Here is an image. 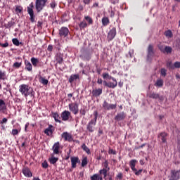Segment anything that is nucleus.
Segmentation results:
<instances>
[{"mask_svg":"<svg viewBox=\"0 0 180 180\" xmlns=\"http://www.w3.org/2000/svg\"><path fill=\"white\" fill-rule=\"evenodd\" d=\"M49 161L50 164H52L53 165H54L57 163V161H58V158H55L54 156H52L49 159Z\"/></svg>","mask_w":180,"mask_h":180,"instance_id":"e433bc0d","label":"nucleus"},{"mask_svg":"<svg viewBox=\"0 0 180 180\" xmlns=\"http://www.w3.org/2000/svg\"><path fill=\"white\" fill-rule=\"evenodd\" d=\"M70 33V30L67 27H62L59 30V36L60 37H67Z\"/></svg>","mask_w":180,"mask_h":180,"instance_id":"9b49d317","label":"nucleus"},{"mask_svg":"<svg viewBox=\"0 0 180 180\" xmlns=\"http://www.w3.org/2000/svg\"><path fill=\"white\" fill-rule=\"evenodd\" d=\"M159 50L162 52L164 53V51H165V46L162 45V44H159L158 46Z\"/></svg>","mask_w":180,"mask_h":180,"instance_id":"8fccbe9b","label":"nucleus"},{"mask_svg":"<svg viewBox=\"0 0 180 180\" xmlns=\"http://www.w3.org/2000/svg\"><path fill=\"white\" fill-rule=\"evenodd\" d=\"M135 175H136L137 176H139V175H141V172H143V169H139V170H137V169H136V170H132Z\"/></svg>","mask_w":180,"mask_h":180,"instance_id":"09e8293b","label":"nucleus"},{"mask_svg":"<svg viewBox=\"0 0 180 180\" xmlns=\"http://www.w3.org/2000/svg\"><path fill=\"white\" fill-rule=\"evenodd\" d=\"M108 154H112L113 155H116V150L113 149H109Z\"/></svg>","mask_w":180,"mask_h":180,"instance_id":"052dcab7","label":"nucleus"},{"mask_svg":"<svg viewBox=\"0 0 180 180\" xmlns=\"http://www.w3.org/2000/svg\"><path fill=\"white\" fill-rule=\"evenodd\" d=\"M47 4V0H36L35 8L37 12H41Z\"/></svg>","mask_w":180,"mask_h":180,"instance_id":"7ed1b4c3","label":"nucleus"},{"mask_svg":"<svg viewBox=\"0 0 180 180\" xmlns=\"http://www.w3.org/2000/svg\"><path fill=\"white\" fill-rule=\"evenodd\" d=\"M11 134L13 136H18V134H19V131L16 129H12Z\"/></svg>","mask_w":180,"mask_h":180,"instance_id":"864d4df0","label":"nucleus"},{"mask_svg":"<svg viewBox=\"0 0 180 180\" xmlns=\"http://www.w3.org/2000/svg\"><path fill=\"white\" fill-rule=\"evenodd\" d=\"M42 168H49V163L47 162V160L44 161L42 163Z\"/></svg>","mask_w":180,"mask_h":180,"instance_id":"5fc2aeb1","label":"nucleus"},{"mask_svg":"<svg viewBox=\"0 0 180 180\" xmlns=\"http://www.w3.org/2000/svg\"><path fill=\"white\" fill-rule=\"evenodd\" d=\"M63 56L61 53H58L56 56H55L56 61L57 62V64H63L64 63V58H63Z\"/></svg>","mask_w":180,"mask_h":180,"instance_id":"dca6fc26","label":"nucleus"},{"mask_svg":"<svg viewBox=\"0 0 180 180\" xmlns=\"http://www.w3.org/2000/svg\"><path fill=\"white\" fill-rule=\"evenodd\" d=\"M168 134L165 132H161L158 135V139H160L162 141V143H167V137Z\"/></svg>","mask_w":180,"mask_h":180,"instance_id":"4be33fe9","label":"nucleus"},{"mask_svg":"<svg viewBox=\"0 0 180 180\" xmlns=\"http://www.w3.org/2000/svg\"><path fill=\"white\" fill-rule=\"evenodd\" d=\"M53 117L55 122H56V123H63V122L61 120H58V119H60V115H58V113L53 112Z\"/></svg>","mask_w":180,"mask_h":180,"instance_id":"7c9ffc66","label":"nucleus"},{"mask_svg":"<svg viewBox=\"0 0 180 180\" xmlns=\"http://www.w3.org/2000/svg\"><path fill=\"white\" fill-rule=\"evenodd\" d=\"M103 169H107L108 171L110 170V167H109V162H108V160H105L103 163Z\"/></svg>","mask_w":180,"mask_h":180,"instance_id":"a18cd8bd","label":"nucleus"},{"mask_svg":"<svg viewBox=\"0 0 180 180\" xmlns=\"http://www.w3.org/2000/svg\"><path fill=\"white\" fill-rule=\"evenodd\" d=\"M52 150L53 151V154H60V142H56L53 146Z\"/></svg>","mask_w":180,"mask_h":180,"instance_id":"412c9836","label":"nucleus"},{"mask_svg":"<svg viewBox=\"0 0 180 180\" xmlns=\"http://www.w3.org/2000/svg\"><path fill=\"white\" fill-rule=\"evenodd\" d=\"M155 86H158V88H162V86H164V80H162V79H157L156 82L155 83Z\"/></svg>","mask_w":180,"mask_h":180,"instance_id":"cd10ccee","label":"nucleus"},{"mask_svg":"<svg viewBox=\"0 0 180 180\" xmlns=\"http://www.w3.org/2000/svg\"><path fill=\"white\" fill-rule=\"evenodd\" d=\"M109 170H107L106 169H101L98 172V174L101 175L103 178V179L107 180L108 179V172Z\"/></svg>","mask_w":180,"mask_h":180,"instance_id":"6ab92c4d","label":"nucleus"},{"mask_svg":"<svg viewBox=\"0 0 180 180\" xmlns=\"http://www.w3.org/2000/svg\"><path fill=\"white\" fill-rule=\"evenodd\" d=\"M71 161V168H77V164H80L81 160H79V158L74 156L70 158Z\"/></svg>","mask_w":180,"mask_h":180,"instance_id":"ddd939ff","label":"nucleus"},{"mask_svg":"<svg viewBox=\"0 0 180 180\" xmlns=\"http://www.w3.org/2000/svg\"><path fill=\"white\" fill-rule=\"evenodd\" d=\"M69 110L73 113V115H78L79 112V105L77 103H72L68 105Z\"/></svg>","mask_w":180,"mask_h":180,"instance_id":"39448f33","label":"nucleus"},{"mask_svg":"<svg viewBox=\"0 0 180 180\" xmlns=\"http://www.w3.org/2000/svg\"><path fill=\"white\" fill-rule=\"evenodd\" d=\"M57 2L56 0H51V3L49 4V5L48 6H49V8H51V9H52V11H54V9H56V8H57Z\"/></svg>","mask_w":180,"mask_h":180,"instance_id":"c756f323","label":"nucleus"},{"mask_svg":"<svg viewBox=\"0 0 180 180\" xmlns=\"http://www.w3.org/2000/svg\"><path fill=\"white\" fill-rule=\"evenodd\" d=\"M154 54H155L154 52V46L149 44L147 49V60L151 61L154 57Z\"/></svg>","mask_w":180,"mask_h":180,"instance_id":"20e7f679","label":"nucleus"},{"mask_svg":"<svg viewBox=\"0 0 180 180\" xmlns=\"http://www.w3.org/2000/svg\"><path fill=\"white\" fill-rule=\"evenodd\" d=\"M82 150H84V151L86 153V154H91V150H89V148H88L85 143H83V145L82 146Z\"/></svg>","mask_w":180,"mask_h":180,"instance_id":"a19ab883","label":"nucleus"},{"mask_svg":"<svg viewBox=\"0 0 180 180\" xmlns=\"http://www.w3.org/2000/svg\"><path fill=\"white\" fill-rule=\"evenodd\" d=\"M94 119H92L91 120H96V122L98 120V111L94 112Z\"/></svg>","mask_w":180,"mask_h":180,"instance_id":"4d7b16f0","label":"nucleus"},{"mask_svg":"<svg viewBox=\"0 0 180 180\" xmlns=\"http://www.w3.org/2000/svg\"><path fill=\"white\" fill-rule=\"evenodd\" d=\"M92 2V0H83V4L84 5H89Z\"/></svg>","mask_w":180,"mask_h":180,"instance_id":"680f3d73","label":"nucleus"},{"mask_svg":"<svg viewBox=\"0 0 180 180\" xmlns=\"http://www.w3.org/2000/svg\"><path fill=\"white\" fill-rule=\"evenodd\" d=\"M165 36H166L167 39H171L174 37V34H172V31H171V30H168L165 32Z\"/></svg>","mask_w":180,"mask_h":180,"instance_id":"c9c22d12","label":"nucleus"},{"mask_svg":"<svg viewBox=\"0 0 180 180\" xmlns=\"http://www.w3.org/2000/svg\"><path fill=\"white\" fill-rule=\"evenodd\" d=\"M104 110H115L117 108V104H110L108 101H104L103 103Z\"/></svg>","mask_w":180,"mask_h":180,"instance_id":"0eeeda50","label":"nucleus"},{"mask_svg":"<svg viewBox=\"0 0 180 180\" xmlns=\"http://www.w3.org/2000/svg\"><path fill=\"white\" fill-rule=\"evenodd\" d=\"M23 12V7L22 6H15V13L17 15L18 13H22Z\"/></svg>","mask_w":180,"mask_h":180,"instance_id":"37998d69","label":"nucleus"},{"mask_svg":"<svg viewBox=\"0 0 180 180\" xmlns=\"http://www.w3.org/2000/svg\"><path fill=\"white\" fill-rule=\"evenodd\" d=\"M126 113L124 112H121L117 114L115 117V120L117 122H122V120H124L126 119Z\"/></svg>","mask_w":180,"mask_h":180,"instance_id":"4468645a","label":"nucleus"},{"mask_svg":"<svg viewBox=\"0 0 180 180\" xmlns=\"http://www.w3.org/2000/svg\"><path fill=\"white\" fill-rule=\"evenodd\" d=\"M8 123V118H3L2 120L0 121V124H4Z\"/></svg>","mask_w":180,"mask_h":180,"instance_id":"bf43d9fd","label":"nucleus"},{"mask_svg":"<svg viewBox=\"0 0 180 180\" xmlns=\"http://www.w3.org/2000/svg\"><path fill=\"white\" fill-rule=\"evenodd\" d=\"M91 180H103V177L101 176L99 173L98 174H94L93 176L90 177Z\"/></svg>","mask_w":180,"mask_h":180,"instance_id":"c85d7f7f","label":"nucleus"},{"mask_svg":"<svg viewBox=\"0 0 180 180\" xmlns=\"http://www.w3.org/2000/svg\"><path fill=\"white\" fill-rule=\"evenodd\" d=\"M117 179H123V174L119 173L117 176Z\"/></svg>","mask_w":180,"mask_h":180,"instance_id":"774afa93","label":"nucleus"},{"mask_svg":"<svg viewBox=\"0 0 180 180\" xmlns=\"http://www.w3.org/2000/svg\"><path fill=\"white\" fill-rule=\"evenodd\" d=\"M22 67V62H15L13 65V68H20Z\"/></svg>","mask_w":180,"mask_h":180,"instance_id":"de8ad7c7","label":"nucleus"},{"mask_svg":"<svg viewBox=\"0 0 180 180\" xmlns=\"http://www.w3.org/2000/svg\"><path fill=\"white\" fill-rule=\"evenodd\" d=\"M180 179V170H171L170 179L169 180H179Z\"/></svg>","mask_w":180,"mask_h":180,"instance_id":"9d476101","label":"nucleus"},{"mask_svg":"<svg viewBox=\"0 0 180 180\" xmlns=\"http://www.w3.org/2000/svg\"><path fill=\"white\" fill-rule=\"evenodd\" d=\"M0 46H1V47H3L4 49H5L6 47H9V43H8V42H6L4 44L0 43Z\"/></svg>","mask_w":180,"mask_h":180,"instance_id":"13d9d810","label":"nucleus"},{"mask_svg":"<svg viewBox=\"0 0 180 180\" xmlns=\"http://www.w3.org/2000/svg\"><path fill=\"white\" fill-rule=\"evenodd\" d=\"M102 77H103V79H106V78H108V77H109V73L104 72V73H103Z\"/></svg>","mask_w":180,"mask_h":180,"instance_id":"e2e57ef3","label":"nucleus"},{"mask_svg":"<svg viewBox=\"0 0 180 180\" xmlns=\"http://www.w3.org/2000/svg\"><path fill=\"white\" fill-rule=\"evenodd\" d=\"M6 79V72L5 70H0V81H5Z\"/></svg>","mask_w":180,"mask_h":180,"instance_id":"2f4dec72","label":"nucleus"},{"mask_svg":"<svg viewBox=\"0 0 180 180\" xmlns=\"http://www.w3.org/2000/svg\"><path fill=\"white\" fill-rule=\"evenodd\" d=\"M22 174L27 178H32L33 176V174L30 171V169H29L28 167H25L22 169Z\"/></svg>","mask_w":180,"mask_h":180,"instance_id":"2eb2a0df","label":"nucleus"},{"mask_svg":"<svg viewBox=\"0 0 180 180\" xmlns=\"http://www.w3.org/2000/svg\"><path fill=\"white\" fill-rule=\"evenodd\" d=\"M160 74L162 77L167 76V70L165 68H162L160 70Z\"/></svg>","mask_w":180,"mask_h":180,"instance_id":"3c124183","label":"nucleus"},{"mask_svg":"<svg viewBox=\"0 0 180 180\" xmlns=\"http://www.w3.org/2000/svg\"><path fill=\"white\" fill-rule=\"evenodd\" d=\"M39 81L42 85H47L49 84V80L41 76L39 77Z\"/></svg>","mask_w":180,"mask_h":180,"instance_id":"72a5a7b5","label":"nucleus"},{"mask_svg":"<svg viewBox=\"0 0 180 180\" xmlns=\"http://www.w3.org/2000/svg\"><path fill=\"white\" fill-rule=\"evenodd\" d=\"M40 61L39 60V58L32 57L31 58V63L33 65V67H37V64H39Z\"/></svg>","mask_w":180,"mask_h":180,"instance_id":"473e14b6","label":"nucleus"},{"mask_svg":"<svg viewBox=\"0 0 180 180\" xmlns=\"http://www.w3.org/2000/svg\"><path fill=\"white\" fill-rule=\"evenodd\" d=\"M33 8H34L33 2L30 3L27 7V12L30 16V20L32 23H34V19H36V15H34V11H33Z\"/></svg>","mask_w":180,"mask_h":180,"instance_id":"f03ea898","label":"nucleus"},{"mask_svg":"<svg viewBox=\"0 0 180 180\" xmlns=\"http://www.w3.org/2000/svg\"><path fill=\"white\" fill-rule=\"evenodd\" d=\"M163 53H167V54H171V53H172V47L166 46L165 47V51Z\"/></svg>","mask_w":180,"mask_h":180,"instance_id":"79ce46f5","label":"nucleus"},{"mask_svg":"<svg viewBox=\"0 0 180 180\" xmlns=\"http://www.w3.org/2000/svg\"><path fill=\"white\" fill-rule=\"evenodd\" d=\"M56 128L52 124H49V127L44 131V134L47 136H53Z\"/></svg>","mask_w":180,"mask_h":180,"instance_id":"f8f14e48","label":"nucleus"},{"mask_svg":"<svg viewBox=\"0 0 180 180\" xmlns=\"http://www.w3.org/2000/svg\"><path fill=\"white\" fill-rule=\"evenodd\" d=\"M174 66L175 68H180V63L179 62H175L174 64Z\"/></svg>","mask_w":180,"mask_h":180,"instance_id":"338daca9","label":"nucleus"},{"mask_svg":"<svg viewBox=\"0 0 180 180\" xmlns=\"http://www.w3.org/2000/svg\"><path fill=\"white\" fill-rule=\"evenodd\" d=\"M60 117L63 122H68V120H70L72 117L71 116V112L68 110H64L60 114Z\"/></svg>","mask_w":180,"mask_h":180,"instance_id":"1a4fd4ad","label":"nucleus"},{"mask_svg":"<svg viewBox=\"0 0 180 180\" xmlns=\"http://www.w3.org/2000/svg\"><path fill=\"white\" fill-rule=\"evenodd\" d=\"M66 18H67V13H63V15H62V20H63V22H67V21L68 20V19H67Z\"/></svg>","mask_w":180,"mask_h":180,"instance_id":"6e6d98bb","label":"nucleus"},{"mask_svg":"<svg viewBox=\"0 0 180 180\" xmlns=\"http://www.w3.org/2000/svg\"><path fill=\"white\" fill-rule=\"evenodd\" d=\"M149 98H152V99H160V101H163L164 100V97H162V96H160V94H157V93H150L149 94Z\"/></svg>","mask_w":180,"mask_h":180,"instance_id":"a211bd4d","label":"nucleus"},{"mask_svg":"<svg viewBox=\"0 0 180 180\" xmlns=\"http://www.w3.org/2000/svg\"><path fill=\"white\" fill-rule=\"evenodd\" d=\"M70 157H71V149L67 152V155H65V160H66V161L70 160Z\"/></svg>","mask_w":180,"mask_h":180,"instance_id":"603ef678","label":"nucleus"},{"mask_svg":"<svg viewBox=\"0 0 180 180\" xmlns=\"http://www.w3.org/2000/svg\"><path fill=\"white\" fill-rule=\"evenodd\" d=\"M92 95L93 96H95L96 98L98 96H101L102 95V89H96L92 91Z\"/></svg>","mask_w":180,"mask_h":180,"instance_id":"b1692460","label":"nucleus"},{"mask_svg":"<svg viewBox=\"0 0 180 180\" xmlns=\"http://www.w3.org/2000/svg\"><path fill=\"white\" fill-rule=\"evenodd\" d=\"M62 139H64L65 141H72V136L68 132H63L62 134Z\"/></svg>","mask_w":180,"mask_h":180,"instance_id":"f3484780","label":"nucleus"},{"mask_svg":"<svg viewBox=\"0 0 180 180\" xmlns=\"http://www.w3.org/2000/svg\"><path fill=\"white\" fill-rule=\"evenodd\" d=\"M88 165V158L84 157L82 160V167L84 168V167H86Z\"/></svg>","mask_w":180,"mask_h":180,"instance_id":"c03bdc74","label":"nucleus"},{"mask_svg":"<svg viewBox=\"0 0 180 180\" xmlns=\"http://www.w3.org/2000/svg\"><path fill=\"white\" fill-rule=\"evenodd\" d=\"M77 79H79V75H72L68 79V82H70V84H72V82Z\"/></svg>","mask_w":180,"mask_h":180,"instance_id":"393cba45","label":"nucleus"},{"mask_svg":"<svg viewBox=\"0 0 180 180\" xmlns=\"http://www.w3.org/2000/svg\"><path fill=\"white\" fill-rule=\"evenodd\" d=\"M137 160H131L129 162V167L132 171H136V164H137Z\"/></svg>","mask_w":180,"mask_h":180,"instance_id":"a878e982","label":"nucleus"},{"mask_svg":"<svg viewBox=\"0 0 180 180\" xmlns=\"http://www.w3.org/2000/svg\"><path fill=\"white\" fill-rule=\"evenodd\" d=\"M96 126V121L94 120H91L87 125H86V130L89 133H94L95 131V127Z\"/></svg>","mask_w":180,"mask_h":180,"instance_id":"423d86ee","label":"nucleus"},{"mask_svg":"<svg viewBox=\"0 0 180 180\" xmlns=\"http://www.w3.org/2000/svg\"><path fill=\"white\" fill-rule=\"evenodd\" d=\"M101 23L103 26L106 27L109 23H110V20L108 17H103L101 20Z\"/></svg>","mask_w":180,"mask_h":180,"instance_id":"bb28decb","label":"nucleus"},{"mask_svg":"<svg viewBox=\"0 0 180 180\" xmlns=\"http://www.w3.org/2000/svg\"><path fill=\"white\" fill-rule=\"evenodd\" d=\"M55 49H56V50H58V51L61 50V46H60V42H58V44L55 46Z\"/></svg>","mask_w":180,"mask_h":180,"instance_id":"0e129e2a","label":"nucleus"},{"mask_svg":"<svg viewBox=\"0 0 180 180\" xmlns=\"http://www.w3.org/2000/svg\"><path fill=\"white\" fill-rule=\"evenodd\" d=\"M15 25V22L13 20L8 21L7 24H5L4 27L6 29H11L12 26Z\"/></svg>","mask_w":180,"mask_h":180,"instance_id":"ea45409f","label":"nucleus"},{"mask_svg":"<svg viewBox=\"0 0 180 180\" xmlns=\"http://www.w3.org/2000/svg\"><path fill=\"white\" fill-rule=\"evenodd\" d=\"M116 86H117V80L113 81V82H108V88H112V89H115Z\"/></svg>","mask_w":180,"mask_h":180,"instance_id":"f704fd0d","label":"nucleus"},{"mask_svg":"<svg viewBox=\"0 0 180 180\" xmlns=\"http://www.w3.org/2000/svg\"><path fill=\"white\" fill-rule=\"evenodd\" d=\"M13 41V44H14V46H20V44H22V42H19V40L16 38H13L12 39Z\"/></svg>","mask_w":180,"mask_h":180,"instance_id":"49530a36","label":"nucleus"},{"mask_svg":"<svg viewBox=\"0 0 180 180\" xmlns=\"http://www.w3.org/2000/svg\"><path fill=\"white\" fill-rule=\"evenodd\" d=\"M25 70H27V71H29L30 72L32 71L33 65H32V63L29 62V60H25Z\"/></svg>","mask_w":180,"mask_h":180,"instance_id":"5701e85b","label":"nucleus"},{"mask_svg":"<svg viewBox=\"0 0 180 180\" xmlns=\"http://www.w3.org/2000/svg\"><path fill=\"white\" fill-rule=\"evenodd\" d=\"M84 19L87 21L88 25H94V20L91 16L89 15H86L84 16Z\"/></svg>","mask_w":180,"mask_h":180,"instance_id":"58836bf2","label":"nucleus"},{"mask_svg":"<svg viewBox=\"0 0 180 180\" xmlns=\"http://www.w3.org/2000/svg\"><path fill=\"white\" fill-rule=\"evenodd\" d=\"M19 92L21 93V95L24 96V98H27V96H30V98H34V95H36V93L34 92V90H33V88H32L28 84H20L19 86Z\"/></svg>","mask_w":180,"mask_h":180,"instance_id":"f257e3e1","label":"nucleus"},{"mask_svg":"<svg viewBox=\"0 0 180 180\" xmlns=\"http://www.w3.org/2000/svg\"><path fill=\"white\" fill-rule=\"evenodd\" d=\"M79 27L80 30H82V29H85V27H88V24L86 23V22H85V20H83L79 24Z\"/></svg>","mask_w":180,"mask_h":180,"instance_id":"4c0bfd02","label":"nucleus"},{"mask_svg":"<svg viewBox=\"0 0 180 180\" xmlns=\"http://www.w3.org/2000/svg\"><path fill=\"white\" fill-rule=\"evenodd\" d=\"M0 112L2 113L6 112V103L3 99H0Z\"/></svg>","mask_w":180,"mask_h":180,"instance_id":"aec40b11","label":"nucleus"},{"mask_svg":"<svg viewBox=\"0 0 180 180\" xmlns=\"http://www.w3.org/2000/svg\"><path fill=\"white\" fill-rule=\"evenodd\" d=\"M117 32L116 27H113L108 33L107 40L108 42L112 41L115 37H116Z\"/></svg>","mask_w":180,"mask_h":180,"instance_id":"6e6552de","label":"nucleus"},{"mask_svg":"<svg viewBox=\"0 0 180 180\" xmlns=\"http://www.w3.org/2000/svg\"><path fill=\"white\" fill-rule=\"evenodd\" d=\"M53 45H49L48 48H47V50H48V51L51 53V51H53Z\"/></svg>","mask_w":180,"mask_h":180,"instance_id":"69168bd1","label":"nucleus"}]
</instances>
